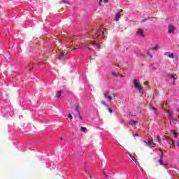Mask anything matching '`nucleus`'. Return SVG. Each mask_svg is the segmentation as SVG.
Listing matches in <instances>:
<instances>
[{
  "label": "nucleus",
  "instance_id": "1",
  "mask_svg": "<svg viewBox=\"0 0 179 179\" xmlns=\"http://www.w3.org/2000/svg\"><path fill=\"white\" fill-rule=\"evenodd\" d=\"M176 29L177 28L176 27V26L170 24L168 25L167 32L169 34H174V33H176Z\"/></svg>",
  "mask_w": 179,
  "mask_h": 179
},
{
  "label": "nucleus",
  "instance_id": "2",
  "mask_svg": "<svg viewBox=\"0 0 179 179\" xmlns=\"http://www.w3.org/2000/svg\"><path fill=\"white\" fill-rule=\"evenodd\" d=\"M134 87L137 89V90H138L139 93L143 94V90H142V85H141V84H139V83H138V80H134Z\"/></svg>",
  "mask_w": 179,
  "mask_h": 179
},
{
  "label": "nucleus",
  "instance_id": "3",
  "mask_svg": "<svg viewBox=\"0 0 179 179\" xmlns=\"http://www.w3.org/2000/svg\"><path fill=\"white\" fill-rule=\"evenodd\" d=\"M105 99H107L109 101H111L113 99H115V94H113V96H110V92H106L103 94Z\"/></svg>",
  "mask_w": 179,
  "mask_h": 179
},
{
  "label": "nucleus",
  "instance_id": "4",
  "mask_svg": "<svg viewBox=\"0 0 179 179\" xmlns=\"http://www.w3.org/2000/svg\"><path fill=\"white\" fill-rule=\"evenodd\" d=\"M165 139L167 141L169 145H172V148H176V144L174 143V140L171 139L169 136H166Z\"/></svg>",
  "mask_w": 179,
  "mask_h": 179
},
{
  "label": "nucleus",
  "instance_id": "5",
  "mask_svg": "<svg viewBox=\"0 0 179 179\" xmlns=\"http://www.w3.org/2000/svg\"><path fill=\"white\" fill-rule=\"evenodd\" d=\"M136 34L138 36H141V37H145V31L141 28L137 29Z\"/></svg>",
  "mask_w": 179,
  "mask_h": 179
},
{
  "label": "nucleus",
  "instance_id": "6",
  "mask_svg": "<svg viewBox=\"0 0 179 179\" xmlns=\"http://www.w3.org/2000/svg\"><path fill=\"white\" fill-rule=\"evenodd\" d=\"M75 108L74 110L76 111V113H77L78 114V115H80V110H79L80 106L78 103H75Z\"/></svg>",
  "mask_w": 179,
  "mask_h": 179
},
{
  "label": "nucleus",
  "instance_id": "7",
  "mask_svg": "<svg viewBox=\"0 0 179 179\" xmlns=\"http://www.w3.org/2000/svg\"><path fill=\"white\" fill-rule=\"evenodd\" d=\"M68 53L67 52H62L60 54V55L59 56V59H65V55H66Z\"/></svg>",
  "mask_w": 179,
  "mask_h": 179
},
{
  "label": "nucleus",
  "instance_id": "8",
  "mask_svg": "<svg viewBox=\"0 0 179 179\" xmlns=\"http://www.w3.org/2000/svg\"><path fill=\"white\" fill-rule=\"evenodd\" d=\"M148 145L150 148H155L156 145L153 143V140H148Z\"/></svg>",
  "mask_w": 179,
  "mask_h": 179
},
{
  "label": "nucleus",
  "instance_id": "9",
  "mask_svg": "<svg viewBox=\"0 0 179 179\" xmlns=\"http://www.w3.org/2000/svg\"><path fill=\"white\" fill-rule=\"evenodd\" d=\"M168 76H169V78L171 79H173V80H177V75L176 74H169Z\"/></svg>",
  "mask_w": 179,
  "mask_h": 179
},
{
  "label": "nucleus",
  "instance_id": "10",
  "mask_svg": "<svg viewBox=\"0 0 179 179\" xmlns=\"http://www.w3.org/2000/svg\"><path fill=\"white\" fill-rule=\"evenodd\" d=\"M121 19V14L120 13H116V15L115 17V20L116 22H118Z\"/></svg>",
  "mask_w": 179,
  "mask_h": 179
},
{
  "label": "nucleus",
  "instance_id": "11",
  "mask_svg": "<svg viewBox=\"0 0 179 179\" xmlns=\"http://www.w3.org/2000/svg\"><path fill=\"white\" fill-rule=\"evenodd\" d=\"M166 113H167V114H169L171 120H173V112H171V110H168Z\"/></svg>",
  "mask_w": 179,
  "mask_h": 179
},
{
  "label": "nucleus",
  "instance_id": "12",
  "mask_svg": "<svg viewBox=\"0 0 179 179\" xmlns=\"http://www.w3.org/2000/svg\"><path fill=\"white\" fill-rule=\"evenodd\" d=\"M170 122H171H171H172V124H176L177 122H178V120L174 119L172 117V119H171V120H170Z\"/></svg>",
  "mask_w": 179,
  "mask_h": 179
},
{
  "label": "nucleus",
  "instance_id": "13",
  "mask_svg": "<svg viewBox=\"0 0 179 179\" xmlns=\"http://www.w3.org/2000/svg\"><path fill=\"white\" fill-rule=\"evenodd\" d=\"M136 124H138V121H135V120H131L130 122H129V124L130 125H136Z\"/></svg>",
  "mask_w": 179,
  "mask_h": 179
},
{
  "label": "nucleus",
  "instance_id": "14",
  "mask_svg": "<svg viewBox=\"0 0 179 179\" xmlns=\"http://www.w3.org/2000/svg\"><path fill=\"white\" fill-rule=\"evenodd\" d=\"M101 3H108V0H100L99 3V5H101Z\"/></svg>",
  "mask_w": 179,
  "mask_h": 179
},
{
  "label": "nucleus",
  "instance_id": "15",
  "mask_svg": "<svg viewBox=\"0 0 179 179\" xmlns=\"http://www.w3.org/2000/svg\"><path fill=\"white\" fill-rule=\"evenodd\" d=\"M61 93H62V92L61 91L57 92V95L56 96V97H57V99H61Z\"/></svg>",
  "mask_w": 179,
  "mask_h": 179
},
{
  "label": "nucleus",
  "instance_id": "16",
  "mask_svg": "<svg viewBox=\"0 0 179 179\" xmlns=\"http://www.w3.org/2000/svg\"><path fill=\"white\" fill-rule=\"evenodd\" d=\"M100 34H101V31H100V30H97L96 32L95 33V36L96 37H99V36H100Z\"/></svg>",
  "mask_w": 179,
  "mask_h": 179
},
{
  "label": "nucleus",
  "instance_id": "17",
  "mask_svg": "<svg viewBox=\"0 0 179 179\" xmlns=\"http://www.w3.org/2000/svg\"><path fill=\"white\" fill-rule=\"evenodd\" d=\"M159 164L161 166H167V164H164V163H163V159H159Z\"/></svg>",
  "mask_w": 179,
  "mask_h": 179
},
{
  "label": "nucleus",
  "instance_id": "18",
  "mask_svg": "<svg viewBox=\"0 0 179 179\" xmlns=\"http://www.w3.org/2000/svg\"><path fill=\"white\" fill-rule=\"evenodd\" d=\"M63 3H66V5H69V0H62Z\"/></svg>",
  "mask_w": 179,
  "mask_h": 179
},
{
  "label": "nucleus",
  "instance_id": "19",
  "mask_svg": "<svg viewBox=\"0 0 179 179\" xmlns=\"http://www.w3.org/2000/svg\"><path fill=\"white\" fill-rule=\"evenodd\" d=\"M157 142L158 143H162V138L159 137V136H157Z\"/></svg>",
  "mask_w": 179,
  "mask_h": 179
},
{
  "label": "nucleus",
  "instance_id": "20",
  "mask_svg": "<svg viewBox=\"0 0 179 179\" xmlns=\"http://www.w3.org/2000/svg\"><path fill=\"white\" fill-rule=\"evenodd\" d=\"M151 110H152V111H154V113L156 114V115H157V113L156 112V108L151 106Z\"/></svg>",
  "mask_w": 179,
  "mask_h": 179
},
{
  "label": "nucleus",
  "instance_id": "21",
  "mask_svg": "<svg viewBox=\"0 0 179 179\" xmlns=\"http://www.w3.org/2000/svg\"><path fill=\"white\" fill-rule=\"evenodd\" d=\"M148 19H150V17H148V18H145V19H143L141 21V23H145V22H146L147 20H148Z\"/></svg>",
  "mask_w": 179,
  "mask_h": 179
},
{
  "label": "nucleus",
  "instance_id": "22",
  "mask_svg": "<svg viewBox=\"0 0 179 179\" xmlns=\"http://www.w3.org/2000/svg\"><path fill=\"white\" fill-rule=\"evenodd\" d=\"M172 134H173L175 138H177V132H176V130H173Z\"/></svg>",
  "mask_w": 179,
  "mask_h": 179
},
{
  "label": "nucleus",
  "instance_id": "23",
  "mask_svg": "<svg viewBox=\"0 0 179 179\" xmlns=\"http://www.w3.org/2000/svg\"><path fill=\"white\" fill-rule=\"evenodd\" d=\"M168 57H169V58H174V54H173V53H171V54H169V55H168Z\"/></svg>",
  "mask_w": 179,
  "mask_h": 179
},
{
  "label": "nucleus",
  "instance_id": "24",
  "mask_svg": "<svg viewBox=\"0 0 179 179\" xmlns=\"http://www.w3.org/2000/svg\"><path fill=\"white\" fill-rule=\"evenodd\" d=\"M159 45H156L152 48V50H159Z\"/></svg>",
  "mask_w": 179,
  "mask_h": 179
},
{
  "label": "nucleus",
  "instance_id": "25",
  "mask_svg": "<svg viewBox=\"0 0 179 179\" xmlns=\"http://www.w3.org/2000/svg\"><path fill=\"white\" fill-rule=\"evenodd\" d=\"M86 129V127H81L80 128V131H82L83 132H85Z\"/></svg>",
  "mask_w": 179,
  "mask_h": 179
},
{
  "label": "nucleus",
  "instance_id": "26",
  "mask_svg": "<svg viewBox=\"0 0 179 179\" xmlns=\"http://www.w3.org/2000/svg\"><path fill=\"white\" fill-rule=\"evenodd\" d=\"M159 150L161 152V156H160L159 159H163V156H164V153L163 152V151H162V150Z\"/></svg>",
  "mask_w": 179,
  "mask_h": 179
},
{
  "label": "nucleus",
  "instance_id": "27",
  "mask_svg": "<svg viewBox=\"0 0 179 179\" xmlns=\"http://www.w3.org/2000/svg\"><path fill=\"white\" fill-rule=\"evenodd\" d=\"M129 156L131 159V160H133V162H135V157H134L132 155L129 154Z\"/></svg>",
  "mask_w": 179,
  "mask_h": 179
},
{
  "label": "nucleus",
  "instance_id": "28",
  "mask_svg": "<svg viewBox=\"0 0 179 179\" xmlns=\"http://www.w3.org/2000/svg\"><path fill=\"white\" fill-rule=\"evenodd\" d=\"M73 44H77L76 42H71L70 44L69 45V47H72Z\"/></svg>",
  "mask_w": 179,
  "mask_h": 179
},
{
  "label": "nucleus",
  "instance_id": "29",
  "mask_svg": "<svg viewBox=\"0 0 179 179\" xmlns=\"http://www.w3.org/2000/svg\"><path fill=\"white\" fill-rule=\"evenodd\" d=\"M101 104H103V106H105L106 107H108V105L106 104L105 101H101Z\"/></svg>",
  "mask_w": 179,
  "mask_h": 179
},
{
  "label": "nucleus",
  "instance_id": "30",
  "mask_svg": "<svg viewBox=\"0 0 179 179\" xmlns=\"http://www.w3.org/2000/svg\"><path fill=\"white\" fill-rule=\"evenodd\" d=\"M111 75H112V76H117V73L113 71V72L111 73Z\"/></svg>",
  "mask_w": 179,
  "mask_h": 179
},
{
  "label": "nucleus",
  "instance_id": "31",
  "mask_svg": "<svg viewBox=\"0 0 179 179\" xmlns=\"http://www.w3.org/2000/svg\"><path fill=\"white\" fill-rule=\"evenodd\" d=\"M69 117H70V120H73V117H72L71 114H69Z\"/></svg>",
  "mask_w": 179,
  "mask_h": 179
},
{
  "label": "nucleus",
  "instance_id": "32",
  "mask_svg": "<svg viewBox=\"0 0 179 179\" xmlns=\"http://www.w3.org/2000/svg\"><path fill=\"white\" fill-rule=\"evenodd\" d=\"M104 33H106V29H103V31H102V36L103 38H104Z\"/></svg>",
  "mask_w": 179,
  "mask_h": 179
},
{
  "label": "nucleus",
  "instance_id": "33",
  "mask_svg": "<svg viewBox=\"0 0 179 179\" xmlns=\"http://www.w3.org/2000/svg\"><path fill=\"white\" fill-rule=\"evenodd\" d=\"M79 48H78V47H75V48H73L72 50H71V51H75V50H78Z\"/></svg>",
  "mask_w": 179,
  "mask_h": 179
},
{
  "label": "nucleus",
  "instance_id": "34",
  "mask_svg": "<svg viewBox=\"0 0 179 179\" xmlns=\"http://www.w3.org/2000/svg\"><path fill=\"white\" fill-rule=\"evenodd\" d=\"M108 110L109 113H113V109H111V108H108Z\"/></svg>",
  "mask_w": 179,
  "mask_h": 179
},
{
  "label": "nucleus",
  "instance_id": "35",
  "mask_svg": "<svg viewBox=\"0 0 179 179\" xmlns=\"http://www.w3.org/2000/svg\"><path fill=\"white\" fill-rule=\"evenodd\" d=\"M78 117H80V120H81V121L83 120V117H82V115H80H80H78Z\"/></svg>",
  "mask_w": 179,
  "mask_h": 179
},
{
  "label": "nucleus",
  "instance_id": "36",
  "mask_svg": "<svg viewBox=\"0 0 179 179\" xmlns=\"http://www.w3.org/2000/svg\"><path fill=\"white\" fill-rule=\"evenodd\" d=\"M144 143H145V146H148V141H144Z\"/></svg>",
  "mask_w": 179,
  "mask_h": 179
},
{
  "label": "nucleus",
  "instance_id": "37",
  "mask_svg": "<svg viewBox=\"0 0 179 179\" xmlns=\"http://www.w3.org/2000/svg\"><path fill=\"white\" fill-rule=\"evenodd\" d=\"M148 55H149L150 57H151V58H153V56H152V55H150V53H149V52H148Z\"/></svg>",
  "mask_w": 179,
  "mask_h": 179
},
{
  "label": "nucleus",
  "instance_id": "38",
  "mask_svg": "<svg viewBox=\"0 0 179 179\" xmlns=\"http://www.w3.org/2000/svg\"><path fill=\"white\" fill-rule=\"evenodd\" d=\"M173 85H176V80H173Z\"/></svg>",
  "mask_w": 179,
  "mask_h": 179
},
{
  "label": "nucleus",
  "instance_id": "39",
  "mask_svg": "<svg viewBox=\"0 0 179 179\" xmlns=\"http://www.w3.org/2000/svg\"><path fill=\"white\" fill-rule=\"evenodd\" d=\"M143 85H148V82H144Z\"/></svg>",
  "mask_w": 179,
  "mask_h": 179
},
{
  "label": "nucleus",
  "instance_id": "40",
  "mask_svg": "<svg viewBox=\"0 0 179 179\" xmlns=\"http://www.w3.org/2000/svg\"><path fill=\"white\" fill-rule=\"evenodd\" d=\"M87 48L88 50H92V48H90V47H87Z\"/></svg>",
  "mask_w": 179,
  "mask_h": 179
},
{
  "label": "nucleus",
  "instance_id": "41",
  "mask_svg": "<svg viewBox=\"0 0 179 179\" xmlns=\"http://www.w3.org/2000/svg\"><path fill=\"white\" fill-rule=\"evenodd\" d=\"M135 136H138V134H134V137H135Z\"/></svg>",
  "mask_w": 179,
  "mask_h": 179
},
{
  "label": "nucleus",
  "instance_id": "42",
  "mask_svg": "<svg viewBox=\"0 0 179 179\" xmlns=\"http://www.w3.org/2000/svg\"><path fill=\"white\" fill-rule=\"evenodd\" d=\"M90 44H95L94 42H91Z\"/></svg>",
  "mask_w": 179,
  "mask_h": 179
},
{
  "label": "nucleus",
  "instance_id": "43",
  "mask_svg": "<svg viewBox=\"0 0 179 179\" xmlns=\"http://www.w3.org/2000/svg\"><path fill=\"white\" fill-rule=\"evenodd\" d=\"M165 106H166V107H169V105H167V103H165Z\"/></svg>",
  "mask_w": 179,
  "mask_h": 179
},
{
  "label": "nucleus",
  "instance_id": "44",
  "mask_svg": "<svg viewBox=\"0 0 179 179\" xmlns=\"http://www.w3.org/2000/svg\"><path fill=\"white\" fill-rule=\"evenodd\" d=\"M162 108H164V104H162Z\"/></svg>",
  "mask_w": 179,
  "mask_h": 179
},
{
  "label": "nucleus",
  "instance_id": "45",
  "mask_svg": "<svg viewBox=\"0 0 179 179\" xmlns=\"http://www.w3.org/2000/svg\"><path fill=\"white\" fill-rule=\"evenodd\" d=\"M99 44H96V47H98V48H99Z\"/></svg>",
  "mask_w": 179,
  "mask_h": 179
},
{
  "label": "nucleus",
  "instance_id": "46",
  "mask_svg": "<svg viewBox=\"0 0 179 179\" xmlns=\"http://www.w3.org/2000/svg\"><path fill=\"white\" fill-rule=\"evenodd\" d=\"M90 178L92 179V176H90Z\"/></svg>",
  "mask_w": 179,
  "mask_h": 179
},
{
  "label": "nucleus",
  "instance_id": "47",
  "mask_svg": "<svg viewBox=\"0 0 179 179\" xmlns=\"http://www.w3.org/2000/svg\"><path fill=\"white\" fill-rule=\"evenodd\" d=\"M120 12H122V10H120Z\"/></svg>",
  "mask_w": 179,
  "mask_h": 179
},
{
  "label": "nucleus",
  "instance_id": "48",
  "mask_svg": "<svg viewBox=\"0 0 179 179\" xmlns=\"http://www.w3.org/2000/svg\"><path fill=\"white\" fill-rule=\"evenodd\" d=\"M129 115H132L129 114Z\"/></svg>",
  "mask_w": 179,
  "mask_h": 179
}]
</instances>
